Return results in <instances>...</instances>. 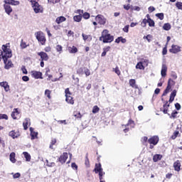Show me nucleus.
I'll return each mask as SVG.
<instances>
[{
    "instance_id": "1",
    "label": "nucleus",
    "mask_w": 182,
    "mask_h": 182,
    "mask_svg": "<svg viewBox=\"0 0 182 182\" xmlns=\"http://www.w3.org/2000/svg\"><path fill=\"white\" fill-rule=\"evenodd\" d=\"M9 58H12V53L11 52V50L7 48L4 49L3 51L0 50V60L1 59H3L5 64V69H9L12 65L11 62L8 61Z\"/></svg>"
},
{
    "instance_id": "2",
    "label": "nucleus",
    "mask_w": 182,
    "mask_h": 182,
    "mask_svg": "<svg viewBox=\"0 0 182 182\" xmlns=\"http://www.w3.org/2000/svg\"><path fill=\"white\" fill-rule=\"evenodd\" d=\"M4 9L7 14V15H11L12 14V7H11V5H13L14 6H17L21 3L19 1H15V0H4Z\"/></svg>"
},
{
    "instance_id": "3",
    "label": "nucleus",
    "mask_w": 182,
    "mask_h": 182,
    "mask_svg": "<svg viewBox=\"0 0 182 182\" xmlns=\"http://www.w3.org/2000/svg\"><path fill=\"white\" fill-rule=\"evenodd\" d=\"M114 37L109 33V30L105 29L102 32V36L100 37V41H102L104 43H110L113 42Z\"/></svg>"
},
{
    "instance_id": "4",
    "label": "nucleus",
    "mask_w": 182,
    "mask_h": 182,
    "mask_svg": "<svg viewBox=\"0 0 182 182\" xmlns=\"http://www.w3.org/2000/svg\"><path fill=\"white\" fill-rule=\"evenodd\" d=\"M31 2L35 14H42V12H43V8L42 6L39 5V3L32 0Z\"/></svg>"
},
{
    "instance_id": "5",
    "label": "nucleus",
    "mask_w": 182,
    "mask_h": 182,
    "mask_svg": "<svg viewBox=\"0 0 182 182\" xmlns=\"http://www.w3.org/2000/svg\"><path fill=\"white\" fill-rule=\"evenodd\" d=\"M35 36L37 41H38L41 45H45V43H46V38H45V34L43 32L38 31L35 33Z\"/></svg>"
},
{
    "instance_id": "6",
    "label": "nucleus",
    "mask_w": 182,
    "mask_h": 182,
    "mask_svg": "<svg viewBox=\"0 0 182 182\" xmlns=\"http://www.w3.org/2000/svg\"><path fill=\"white\" fill-rule=\"evenodd\" d=\"M95 20L100 25H106V21H107V19H106L104 16L101 14H98L95 17Z\"/></svg>"
},
{
    "instance_id": "7",
    "label": "nucleus",
    "mask_w": 182,
    "mask_h": 182,
    "mask_svg": "<svg viewBox=\"0 0 182 182\" xmlns=\"http://www.w3.org/2000/svg\"><path fill=\"white\" fill-rule=\"evenodd\" d=\"M181 51V47L176 45H172L171 48L169 50L171 53H178V52Z\"/></svg>"
},
{
    "instance_id": "8",
    "label": "nucleus",
    "mask_w": 182,
    "mask_h": 182,
    "mask_svg": "<svg viewBox=\"0 0 182 182\" xmlns=\"http://www.w3.org/2000/svg\"><path fill=\"white\" fill-rule=\"evenodd\" d=\"M31 74L34 79H43V77H42V73L39 71H31Z\"/></svg>"
},
{
    "instance_id": "9",
    "label": "nucleus",
    "mask_w": 182,
    "mask_h": 182,
    "mask_svg": "<svg viewBox=\"0 0 182 182\" xmlns=\"http://www.w3.org/2000/svg\"><path fill=\"white\" fill-rule=\"evenodd\" d=\"M66 160H68V153L64 152L59 158L58 161L63 164V163H66Z\"/></svg>"
},
{
    "instance_id": "10",
    "label": "nucleus",
    "mask_w": 182,
    "mask_h": 182,
    "mask_svg": "<svg viewBox=\"0 0 182 182\" xmlns=\"http://www.w3.org/2000/svg\"><path fill=\"white\" fill-rule=\"evenodd\" d=\"M128 126H130V127H132V129H133L135 126L134 124V121L129 119L127 124L125 125V129H124V133H127V132H129V128Z\"/></svg>"
},
{
    "instance_id": "11",
    "label": "nucleus",
    "mask_w": 182,
    "mask_h": 182,
    "mask_svg": "<svg viewBox=\"0 0 182 182\" xmlns=\"http://www.w3.org/2000/svg\"><path fill=\"white\" fill-rule=\"evenodd\" d=\"M148 141L149 143H150V144H154V146H156V144L159 143V136H152L148 140Z\"/></svg>"
},
{
    "instance_id": "12",
    "label": "nucleus",
    "mask_w": 182,
    "mask_h": 182,
    "mask_svg": "<svg viewBox=\"0 0 182 182\" xmlns=\"http://www.w3.org/2000/svg\"><path fill=\"white\" fill-rule=\"evenodd\" d=\"M38 56H40L41 60H49V56L48 55V54L45 52H40L38 53Z\"/></svg>"
},
{
    "instance_id": "13",
    "label": "nucleus",
    "mask_w": 182,
    "mask_h": 182,
    "mask_svg": "<svg viewBox=\"0 0 182 182\" xmlns=\"http://www.w3.org/2000/svg\"><path fill=\"white\" fill-rule=\"evenodd\" d=\"M161 75L162 77L167 76V65H166V64H162Z\"/></svg>"
},
{
    "instance_id": "14",
    "label": "nucleus",
    "mask_w": 182,
    "mask_h": 182,
    "mask_svg": "<svg viewBox=\"0 0 182 182\" xmlns=\"http://www.w3.org/2000/svg\"><path fill=\"white\" fill-rule=\"evenodd\" d=\"M0 86L1 87H4L5 92H9V90H11V89L9 88V85L6 81L0 82Z\"/></svg>"
},
{
    "instance_id": "15",
    "label": "nucleus",
    "mask_w": 182,
    "mask_h": 182,
    "mask_svg": "<svg viewBox=\"0 0 182 182\" xmlns=\"http://www.w3.org/2000/svg\"><path fill=\"white\" fill-rule=\"evenodd\" d=\"M28 126H31V119L26 118L23 122V127L24 130H28Z\"/></svg>"
},
{
    "instance_id": "16",
    "label": "nucleus",
    "mask_w": 182,
    "mask_h": 182,
    "mask_svg": "<svg viewBox=\"0 0 182 182\" xmlns=\"http://www.w3.org/2000/svg\"><path fill=\"white\" fill-rule=\"evenodd\" d=\"M181 167V163H180V161H176L173 163V168L175 171H180Z\"/></svg>"
},
{
    "instance_id": "17",
    "label": "nucleus",
    "mask_w": 182,
    "mask_h": 182,
    "mask_svg": "<svg viewBox=\"0 0 182 182\" xmlns=\"http://www.w3.org/2000/svg\"><path fill=\"white\" fill-rule=\"evenodd\" d=\"M66 17L60 16L56 18L55 22L58 23V25H60V23H62L63 22H65Z\"/></svg>"
},
{
    "instance_id": "18",
    "label": "nucleus",
    "mask_w": 182,
    "mask_h": 182,
    "mask_svg": "<svg viewBox=\"0 0 182 182\" xmlns=\"http://www.w3.org/2000/svg\"><path fill=\"white\" fill-rule=\"evenodd\" d=\"M9 136L12 137V139H17V137H19L20 134L19 132L11 131L9 132Z\"/></svg>"
},
{
    "instance_id": "19",
    "label": "nucleus",
    "mask_w": 182,
    "mask_h": 182,
    "mask_svg": "<svg viewBox=\"0 0 182 182\" xmlns=\"http://www.w3.org/2000/svg\"><path fill=\"white\" fill-rule=\"evenodd\" d=\"M177 95V90H174L170 95L169 103H173L174 98Z\"/></svg>"
},
{
    "instance_id": "20",
    "label": "nucleus",
    "mask_w": 182,
    "mask_h": 182,
    "mask_svg": "<svg viewBox=\"0 0 182 182\" xmlns=\"http://www.w3.org/2000/svg\"><path fill=\"white\" fill-rule=\"evenodd\" d=\"M18 114H19V111H18V109L15 108L11 113L12 119H14V120H16V119H18L17 116H18Z\"/></svg>"
},
{
    "instance_id": "21",
    "label": "nucleus",
    "mask_w": 182,
    "mask_h": 182,
    "mask_svg": "<svg viewBox=\"0 0 182 182\" xmlns=\"http://www.w3.org/2000/svg\"><path fill=\"white\" fill-rule=\"evenodd\" d=\"M161 159H163V156H161V154H155L153 156V161H154V163H157V161H160Z\"/></svg>"
},
{
    "instance_id": "22",
    "label": "nucleus",
    "mask_w": 182,
    "mask_h": 182,
    "mask_svg": "<svg viewBox=\"0 0 182 182\" xmlns=\"http://www.w3.org/2000/svg\"><path fill=\"white\" fill-rule=\"evenodd\" d=\"M65 102L70 105H75V100H73V97L70 95L65 97Z\"/></svg>"
},
{
    "instance_id": "23",
    "label": "nucleus",
    "mask_w": 182,
    "mask_h": 182,
    "mask_svg": "<svg viewBox=\"0 0 182 182\" xmlns=\"http://www.w3.org/2000/svg\"><path fill=\"white\" fill-rule=\"evenodd\" d=\"M30 132L32 140L35 139L36 137H38V132H35V131H33V128L30 127Z\"/></svg>"
},
{
    "instance_id": "24",
    "label": "nucleus",
    "mask_w": 182,
    "mask_h": 182,
    "mask_svg": "<svg viewBox=\"0 0 182 182\" xmlns=\"http://www.w3.org/2000/svg\"><path fill=\"white\" fill-rule=\"evenodd\" d=\"M129 85L132 87H134V89H139V87L137 86V85H136V80H130Z\"/></svg>"
},
{
    "instance_id": "25",
    "label": "nucleus",
    "mask_w": 182,
    "mask_h": 182,
    "mask_svg": "<svg viewBox=\"0 0 182 182\" xmlns=\"http://www.w3.org/2000/svg\"><path fill=\"white\" fill-rule=\"evenodd\" d=\"M102 170L103 168H102V164H99L95 165V171L96 173H99L100 171H102Z\"/></svg>"
},
{
    "instance_id": "26",
    "label": "nucleus",
    "mask_w": 182,
    "mask_h": 182,
    "mask_svg": "<svg viewBox=\"0 0 182 182\" xmlns=\"http://www.w3.org/2000/svg\"><path fill=\"white\" fill-rule=\"evenodd\" d=\"M171 90V85H170V82H168V84L166 90H164L162 96H166V95H167V93H168Z\"/></svg>"
},
{
    "instance_id": "27",
    "label": "nucleus",
    "mask_w": 182,
    "mask_h": 182,
    "mask_svg": "<svg viewBox=\"0 0 182 182\" xmlns=\"http://www.w3.org/2000/svg\"><path fill=\"white\" fill-rule=\"evenodd\" d=\"M68 51H69L70 53H77V48H76L75 46L69 47L68 48Z\"/></svg>"
},
{
    "instance_id": "28",
    "label": "nucleus",
    "mask_w": 182,
    "mask_h": 182,
    "mask_svg": "<svg viewBox=\"0 0 182 182\" xmlns=\"http://www.w3.org/2000/svg\"><path fill=\"white\" fill-rule=\"evenodd\" d=\"M163 29L164 31H170V29H171V25L168 23H166L163 26Z\"/></svg>"
},
{
    "instance_id": "29",
    "label": "nucleus",
    "mask_w": 182,
    "mask_h": 182,
    "mask_svg": "<svg viewBox=\"0 0 182 182\" xmlns=\"http://www.w3.org/2000/svg\"><path fill=\"white\" fill-rule=\"evenodd\" d=\"M168 102H166L165 105H164V114H167V112H168V107H170V105L168 104Z\"/></svg>"
},
{
    "instance_id": "30",
    "label": "nucleus",
    "mask_w": 182,
    "mask_h": 182,
    "mask_svg": "<svg viewBox=\"0 0 182 182\" xmlns=\"http://www.w3.org/2000/svg\"><path fill=\"white\" fill-rule=\"evenodd\" d=\"M10 161H11V163H16V159H15V153L12 152L10 154Z\"/></svg>"
},
{
    "instance_id": "31",
    "label": "nucleus",
    "mask_w": 182,
    "mask_h": 182,
    "mask_svg": "<svg viewBox=\"0 0 182 182\" xmlns=\"http://www.w3.org/2000/svg\"><path fill=\"white\" fill-rule=\"evenodd\" d=\"M100 111V108H99V107H97V105H95L92 107V113L94 114H96V113H99Z\"/></svg>"
},
{
    "instance_id": "32",
    "label": "nucleus",
    "mask_w": 182,
    "mask_h": 182,
    "mask_svg": "<svg viewBox=\"0 0 182 182\" xmlns=\"http://www.w3.org/2000/svg\"><path fill=\"white\" fill-rule=\"evenodd\" d=\"M23 154L26 161H31V154H29L28 152H23Z\"/></svg>"
},
{
    "instance_id": "33",
    "label": "nucleus",
    "mask_w": 182,
    "mask_h": 182,
    "mask_svg": "<svg viewBox=\"0 0 182 182\" xmlns=\"http://www.w3.org/2000/svg\"><path fill=\"white\" fill-rule=\"evenodd\" d=\"M75 22H80L82 21V15H77L73 17Z\"/></svg>"
},
{
    "instance_id": "34",
    "label": "nucleus",
    "mask_w": 182,
    "mask_h": 182,
    "mask_svg": "<svg viewBox=\"0 0 182 182\" xmlns=\"http://www.w3.org/2000/svg\"><path fill=\"white\" fill-rule=\"evenodd\" d=\"M136 69H140L141 70H144V65H143V63L139 62V63H138L136 64Z\"/></svg>"
},
{
    "instance_id": "35",
    "label": "nucleus",
    "mask_w": 182,
    "mask_h": 182,
    "mask_svg": "<svg viewBox=\"0 0 182 182\" xmlns=\"http://www.w3.org/2000/svg\"><path fill=\"white\" fill-rule=\"evenodd\" d=\"M82 36L83 41H87V39H90V41H92V36H87V35H85V33H82Z\"/></svg>"
},
{
    "instance_id": "36",
    "label": "nucleus",
    "mask_w": 182,
    "mask_h": 182,
    "mask_svg": "<svg viewBox=\"0 0 182 182\" xmlns=\"http://www.w3.org/2000/svg\"><path fill=\"white\" fill-rule=\"evenodd\" d=\"M147 23H149V19L144 18L141 23V26L146 28V25H147Z\"/></svg>"
},
{
    "instance_id": "37",
    "label": "nucleus",
    "mask_w": 182,
    "mask_h": 182,
    "mask_svg": "<svg viewBox=\"0 0 182 182\" xmlns=\"http://www.w3.org/2000/svg\"><path fill=\"white\" fill-rule=\"evenodd\" d=\"M49 72H50V70L49 68H47L46 71V76H48V80H50L53 77L52 75L48 74L49 73Z\"/></svg>"
},
{
    "instance_id": "38",
    "label": "nucleus",
    "mask_w": 182,
    "mask_h": 182,
    "mask_svg": "<svg viewBox=\"0 0 182 182\" xmlns=\"http://www.w3.org/2000/svg\"><path fill=\"white\" fill-rule=\"evenodd\" d=\"M156 16L161 19V21H163L164 19V14L163 13L156 14Z\"/></svg>"
},
{
    "instance_id": "39",
    "label": "nucleus",
    "mask_w": 182,
    "mask_h": 182,
    "mask_svg": "<svg viewBox=\"0 0 182 182\" xmlns=\"http://www.w3.org/2000/svg\"><path fill=\"white\" fill-rule=\"evenodd\" d=\"M21 49H25L28 47V45H26V43H25L23 41V40H21V45H20Z\"/></svg>"
},
{
    "instance_id": "40",
    "label": "nucleus",
    "mask_w": 182,
    "mask_h": 182,
    "mask_svg": "<svg viewBox=\"0 0 182 182\" xmlns=\"http://www.w3.org/2000/svg\"><path fill=\"white\" fill-rule=\"evenodd\" d=\"M84 73L85 76H90V70L88 68H84Z\"/></svg>"
},
{
    "instance_id": "41",
    "label": "nucleus",
    "mask_w": 182,
    "mask_h": 182,
    "mask_svg": "<svg viewBox=\"0 0 182 182\" xmlns=\"http://www.w3.org/2000/svg\"><path fill=\"white\" fill-rule=\"evenodd\" d=\"M180 134V132H178V131H176L171 136V139L173 140H175V139L177 138V136H178V134Z\"/></svg>"
},
{
    "instance_id": "42",
    "label": "nucleus",
    "mask_w": 182,
    "mask_h": 182,
    "mask_svg": "<svg viewBox=\"0 0 182 182\" xmlns=\"http://www.w3.org/2000/svg\"><path fill=\"white\" fill-rule=\"evenodd\" d=\"M50 93H51L50 90H46V91H45V95L47 96V97H48V99H51Z\"/></svg>"
},
{
    "instance_id": "43",
    "label": "nucleus",
    "mask_w": 182,
    "mask_h": 182,
    "mask_svg": "<svg viewBox=\"0 0 182 182\" xmlns=\"http://www.w3.org/2000/svg\"><path fill=\"white\" fill-rule=\"evenodd\" d=\"M112 71H114L118 76H120V70L119 69V67H116L115 68H113Z\"/></svg>"
},
{
    "instance_id": "44",
    "label": "nucleus",
    "mask_w": 182,
    "mask_h": 182,
    "mask_svg": "<svg viewBox=\"0 0 182 182\" xmlns=\"http://www.w3.org/2000/svg\"><path fill=\"white\" fill-rule=\"evenodd\" d=\"M148 23H149V26H151V27L154 26V21H153L151 18L148 19Z\"/></svg>"
},
{
    "instance_id": "45",
    "label": "nucleus",
    "mask_w": 182,
    "mask_h": 182,
    "mask_svg": "<svg viewBox=\"0 0 182 182\" xmlns=\"http://www.w3.org/2000/svg\"><path fill=\"white\" fill-rule=\"evenodd\" d=\"M82 18H84V19H89V18H90V14L87 12L84 13L82 15Z\"/></svg>"
},
{
    "instance_id": "46",
    "label": "nucleus",
    "mask_w": 182,
    "mask_h": 182,
    "mask_svg": "<svg viewBox=\"0 0 182 182\" xmlns=\"http://www.w3.org/2000/svg\"><path fill=\"white\" fill-rule=\"evenodd\" d=\"M83 72H85V68H80L77 70V75H83Z\"/></svg>"
},
{
    "instance_id": "47",
    "label": "nucleus",
    "mask_w": 182,
    "mask_h": 182,
    "mask_svg": "<svg viewBox=\"0 0 182 182\" xmlns=\"http://www.w3.org/2000/svg\"><path fill=\"white\" fill-rule=\"evenodd\" d=\"M11 174L13 175V178H19V177H21V173H11Z\"/></svg>"
},
{
    "instance_id": "48",
    "label": "nucleus",
    "mask_w": 182,
    "mask_h": 182,
    "mask_svg": "<svg viewBox=\"0 0 182 182\" xmlns=\"http://www.w3.org/2000/svg\"><path fill=\"white\" fill-rule=\"evenodd\" d=\"M2 119H5V120H8V115L5 114H0V120H2Z\"/></svg>"
},
{
    "instance_id": "49",
    "label": "nucleus",
    "mask_w": 182,
    "mask_h": 182,
    "mask_svg": "<svg viewBox=\"0 0 182 182\" xmlns=\"http://www.w3.org/2000/svg\"><path fill=\"white\" fill-rule=\"evenodd\" d=\"M65 97L68 96L72 95V92H70V91L69 90V88L65 89Z\"/></svg>"
},
{
    "instance_id": "50",
    "label": "nucleus",
    "mask_w": 182,
    "mask_h": 182,
    "mask_svg": "<svg viewBox=\"0 0 182 182\" xmlns=\"http://www.w3.org/2000/svg\"><path fill=\"white\" fill-rule=\"evenodd\" d=\"M56 144V139H53L51 141V144L50 145V149H53V145Z\"/></svg>"
},
{
    "instance_id": "51",
    "label": "nucleus",
    "mask_w": 182,
    "mask_h": 182,
    "mask_svg": "<svg viewBox=\"0 0 182 182\" xmlns=\"http://www.w3.org/2000/svg\"><path fill=\"white\" fill-rule=\"evenodd\" d=\"M99 176H100V180H102L103 178V176H105V172L102 171H100Z\"/></svg>"
},
{
    "instance_id": "52",
    "label": "nucleus",
    "mask_w": 182,
    "mask_h": 182,
    "mask_svg": "<svg viewBox=\"0 0 182 182\" xmlns=\"http://www.w3.org/2000/svg\"><path fill=\"white\" fill-rule=\"evenodd\" d=\"M176 6L178 8V9L182 10V3L181 2H177L176 4Z\"/></svg>"
},
{
    "instance_id": "53",
    "label": "nucleus",
    "mask_w": 182,
    "mask_h": 182,
    "mask_svg": "<svg viewBox=\"0 0 182 182\" xmlns=\"http://www.w3.org/2000/svg\"><path fill=\"white\" fill-rule=\"evenodd\" d=\"M55 49H56L57 52H62V46L57 45L55 47Z\"/></svg>"
},
{
    "instance_id": "54",
    "label": "nucleus",
    "mask_w": 182,
    "mask_h": 182,
    "mask_svg": "<svg viewBox=\"0 0 182 182\" xmlns=\"http://www.w3.org/2000/svg\"><path fill=\"white\" fill-rule=\"evenodd\" d=\"M129 25L125 26L124 28H123L124 32H125L126 33H129Z\"/></svg>"
},
{
    "instance_id": "55",
    "label": "nucleus",
    "mask_w": 182,
    "mask_h": 182,
    "mask_svg": "<svg viewBox=\"0 0 182 182\" xmlns=\"http://www.w3.org/2000/svg\"><path fill=\"white\" fill-rule=\"evenodd\" d=\"M22 80H23V82H29V77L24 75L22 77Z\"/></svg>"
},
{
    "instance_id": "56",
    "label": "nucleus",
    "mask_w": 182,
    "mask_h": 182,
    "mask_svg": "<svg viewBox=\"0 0 182 182\" xmlns=\"http://www.w3.org/2000/svg\"><path fill=\"white\" fill-rule=\"evenodd\" d=\"M177 114H178V112L177 111H175V112H172L171 117H173V119H176Z\"/></svg>"
},
{
    "instance_id": "57",
    "label": "nucleus",
    "mask_w": 182,
    "mask_h": 182,
    "mask_svg": "<svg viewBox=\"0 0 182 182\" xmlns=\"http://www.w3.org/2000/svg\"><path fill=\"white\" fill-rule=\"evenodd\" d=\"M175 107L176 109V110H180V109H181V105H180V104L178 102L175 104Z\"/></svg>"
},
{
    "instance_id": "58",
    "label": "nucleus",
    "mask_w": 182,
    "mask_h": 182,
    "mask_svg": "<svg viewBox=\"0 0 182 182\" xmlns=\"http://www.w3.org/2000/svg\"><path fill=\"white\" fill-rule=\"evenodd\" d=\"M148 11H149V12H150V13L154 12V11H156V9H155L154 7H153V6H149V7L148 8Z\"/></svg>"
},
{
    "instance_id": "59",
    "label": "nucleus",
    "mask_w": 182,
    "mask_h": 182,
    "mask_svg": "<svg viewBox=\"0 0 182 182\" xmlns=\"http://www.w3.org/2000/svg\"><path fill=\"white\" fill-rule=\"evenodd\" d=\"M140 9V7L137 6H135L132 8V11H136V12H139Z\"/></svg>"
},
{
    "instance_id": "60",
    "label": "nucleus",
    "mask_w": 182,
    "mask_h": 182,
    "mask_svg": "<svg viewBox=\"0 0 182 182\" xmlns=\"http://www.w3.org/2000/svg\"><path fill=\"white\" fill-rule=\"evenodd\" d=\"M21 70L24 75H28V70H26V68L25 67H22Z\"/></svg>"
},
{
    "instance_id": "61",
    "label": "nucleus",
    "mask_w": 182,
    "mask_h": 182,
    "mask_svg": "<svg viewBox=\"0 0 182 182\" xmlns=\"http://www.w3.org/2000/svg\"><path fill=\"white\" fill-rule=\"evenodd\" d=\"M71 167H72V168H74L75 170L77 169V165L76 164H75V163H73L71 164Z\"/></svg>"
},
{
    "instance_id": "62",
    "label": "nucleus",
    "mask_w": 182,
    "mask_h": 182,
    "mask_svg": "<svg viewBox=\"0 0 182 182\" xmlns=\"http://www.w3.org/2000/svg\"><path fill=\"white\" fill-rule=\"evenodd\" d=\"M124 9L126 10V11H129V9H130V4H124Z\"/></svg>"
},
{
    "instance_id": "63",
    "label": "nucleus",
    "mask_w": 182,
    "mask_h": 182,
    "mask_svg": "<svg viewBox=\"0 0 182 182\" xmlns=\"http://www.w3.org/2000/svg\"><path fill=\"white\" fill-rule=\"evenodd\" d=\"M60 1V0H48V2H50L51 4H58Z\"/></svg>"
},
{
    "instance_id": "64",
    "label": "nucleus",
    "mask_w": 182,
    "mask_h": 182,
    "mask_svg": "<svg viewBox=\"0 0 182 182\" xmlns=\"http://www.w3.org/2000/svg\"><path fill=\"white\" fill-rule=\"evenodd\" d=\"M162 55H167V47L163 48Z\"/></svg>"
}]
</instances>
